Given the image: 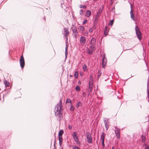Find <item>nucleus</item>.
<instances>
[{
    "label": "nucleus",
    "instance_id": "1",
    "mask_svg": "<svg viewBox=\"0 0 149 149\" xmlns=\"http://www.w3.org/2000/svg\"><path fill=\"white\" fill-rule=\"evenodd\" d=\"M61 107L62 102L61 99H60L59 104L56 105L55 108V115L59 117H61L62 115V109Z\"/></svg>",
    "mask_w": 149,
    "mask_h": 149
},
{
    "label": "nucleus",
    "instance_id": "2",
    "mask_svg": "<svg viewBox=\"0 0 149 149\" xmlns=\"http://www.w3.org/2000/svg\"><path fill=\"white\" fill-rule=\"evenodd\" d=\"M93 77L91 75L90 78V81L89 82L88 88V92L90 94L92 90L93 86Z\"/></svg>",
    "mask_w": 149,
    "mask_h": 149
},
{
    "label": "nucleus",
    "instance_id": "3",
    "mask_svg": "<svg viewBox=\"0 0 149 149\" xmlns=\"http://www.w3.org/2000/svg\"><path fill=\"white\" fill-rule=\"evenodd\" d=\"M86 137L87 142L89 143H92L93 142V140L92 137L91 133L89 132H86Z\"/></svg>",
    "mask_w": 149,
    "mask_h": 149
},
{
    "label": "nucleus",
    "instance_id": "4",
    "mask_svg": "<svg viewBox=\"0 0 149 149\" xmlns=\"http://www.w3.org/2000/svg\"><path fill=\"white\" fill-rule=\"evenodd\" d=\"M135 30L137 38L139 40H141V34L139 28L137 26H135Z\"/></svg>",
    "mask_w": 149,
    "mask_h": 149
},
{
    "label": "nucleus",
    "instance_id": "5",
    "mask_svg": "<svg viewBox=\"0 0 149 149\" xmlns=\"http://www.w3.org/2000/svg\"><path fill=\"white\" fill-rule=\"evenodd\" d=\"M120 129L116 127H115V132L118 139H119L120 138Z\"/></svg>",
    "mask_w": 149,
    "mask_h": 149
},
{
    "label": "nucleus",
    "instance_id": "6",
    "mask_svg": "<svg viewBox=\"0 0 149 149\" xmlns=\"http://www.w3.org/2000/svg\"><path fill=\"white\" fill-rule=\"evenodd\" d=\"M64 32L63 33L64 35V38L65 39H66V40H67L68 39V36L69 34V32L67 28H64Z\"/></svg>",
    "mask_w": 149,
    "mask_h": 149
},
{
    "label": "nucleus",
    "instance_id": "7",
    "mask_svg": "<svg viewBox=\"0 0 149 149\" xmlns=\"http://www.w3.org/2000/svg\"><path fill=\"white\" fill-rule=\"evenodd\" d=\"M19 62L21 68L22 69L24 66L25 64L24 60L23 55L21 56L20 57Z\"/></svg>",
    "mask_w": 149,
    "mask_h": 149
},
{
    "label": "nucleus",
    "instance_id": "8",
    "mask_svg": "<svg viewBox=\"0 0 149 149\" xmlns=\"http://www.w3.org/2000/svg\"><path fill=\"white\" fill-rule=\"evenodd\" d=\"M90 43L91 44V48H93H93L95 47L94 46L96 44V40L94 38H92Z\"/></svg>",
    "mask_w": 149,
    "mask_h": 149
},
{
    "label": "nucleus",
    "instance_id": "9",
    "mask_svg": "<svg viewBox=\"0 0 149 149\" xmlns=\"http://www.w3.org/2000/svg\"><path fill=\"white\" fill-rule=\"evenodd\" d=\"M80 41L81 44L82 45L85 44L86 42V39L85 37L81 36L80 37Z\"/></svg>",
    "mask_w": 149,
    "mask_h": 149
},
{
    "label": "nucleus",
    "instance_id": "10",
    "mask_svg": "<svg viewBox=\"0 0 149 149\" xmlns=\"http://www.w3.org/2000/svg\"><path fill=\"white\" fill-rule=\"evenodd\" d=\"M104 121L105 124V127L106 129L107 130L109 126V123L108 121V119H105L104 120Z\"/></svg>",
    "mask_w": 149,
    "mask_h": 149
},
{
    "label": "nucleus",
    "instance_id": "11",
    "mask_svg": "<svg viewBox=\"0 0 149 149\" xmlns=\"http://www.w3.org/2000/svg\"><path fill=\"white\" fill-rule=\"evenodd\" d=\"M104 56L102 57L103 59L102 60V67L104 68L106 64L107 60L106 58L105 57V54H104Z\"/></svg>",
    "mask_w": 149,
    "mask_h": 149
},
{
    "label": "nucleus",
    "instance_id": "12",
    "mask_svg": "<svg viewBox=\"0 0 149 149\" xmlns=\"http://www.w3.org/2000/svg\"><path fill=\"white\" fill-rule=\"evenodd\" d=\"M72 31L73 33H74V35L75 37L77 35V28L75 26H73L72 28Z\"/></svg>",
    "mask_w": 149,
    "mask_h": 149
},
{
    "label": "nucleus",
    "instance_id": "13",
    "mask_svg": "<svg viewBox=\"0 0 149 149\" xmlns=\"http://www.w3.org/2000/svg\"><path fill=\"white\" fill-rule=\"evenodd\" d=\"M74 141L79 140L78 137L77 136L75 132H74L72 135Z\"/></svg>",
    "mask_w": 149,
    "mask_h": 149
},
{
    "label": "nucleus",
    "instance_id": "14",
    "mask_svg": "<svg viewBox=\"0 0 149 149\" xmlns=\"http://www.w3.org/2000/svg\"><path fill=\"white\" fill-rule=\"evenodd\" d=\"M130 14L131 18L134 21H135V18L133 14V12L132 10V8L130 12Z\"/></svg>",
    "mask_w": 149,
    "mask_h": 149
},
{
    "label": "nucleus",
    "instance_id": "15",
    "mask_svg": "<svg viewBox=\"0 0 149 149\" xmlns=\"http://www.w3.org/2000/svg\"><path fill=\"white\" fill-rule=\"evenodd\" d=\"M91 14V12L90 10H88L86 12L85 15L87 17H89L90 16Z\"/></svg>",
    "mask_w": 149,
    "mask_h": 149
},
{
    "label": "nucleus",
    "instance_id": "16",
    "mask_svg": "<svg viewBox=\"0 0 149 149\" xmlns=\"http://www.w3.org/2000/svg\"><path fill=\"white\" fill-rule=\"evenodd\" d=\"M84 28L82 26H80L78 27V29L79 30V32H83L84 30Z\"/></svg>",
    "mask_w": 149,
    "mask_h": 149
},
{
    "label": "nucleus",
    "instance_id": "17",
    "mask_svg": "<svg viewBox=\"0 0 149 149\" xmlns=\"http://www.w3.org/2000/svg\"><path fill=\"white\" fill-rule=\"evenodd\" d=\"M147 93L148 97L149 98V80L147 82Z\"/></svg>",
    "mask_w": 149,
    "mask_h": 149
},
{
    "label": "nucleus",
    "instance_id": "18",
    "mask_svg": "<svg viewBox=\"0 0 149 149\" xmlns=\"http://www.w3.org/2000/svg\"><path fill=\"white\" fill-rule=\"evenodd\" d=\"M64 132V131L63 130H61L59 131L58 134V136H62Z\"/></svg>",
    "mask_w": 149,
    "mask_h": 149
},
{
    "label": "nucleus",
    "instance_id": "19",
    "mask_svg": "<svg viewBox=\"0 0 149 149\" xmlns=\"http://www.w3.org/2000/svg\"><path fill=\"white\" fill-rule=\"evenodd\" d=\"M102 71L100 70H99L98 71L97 74V78L98 79L100 78L101 74H102Z\"/></svg>",
    "mask_w": 149,
    "mask_h": 149
},
{
    "label": "nucleus",
    "instance_id": "20",
    "mask_svg": "<svg viewBox=\"0 0 149 149\" xmlns=\"http://www.w3.org/2000/svg\"><path fill=\"white\" fill-rule=\"evenodd\" d=\"M109 31V30L108 28L106 26L105 27V28L104 29V34L105 36H106L108 32Z\"/></svg>",
    "mask_w": 149,
    "mask_h": 149
},
{
    "label": "nucleus",
    "instance_id": "21",
    "mask_svg": "<svg viewBox=\"0 0 149 149\" xmlns=\"http://www.w3.org/2000/svg\"><path fill=\"white\" fill-rule=\"evenodd\" d=\"M68 46L67 45H66L65 49V58L66 59L67 57V55L68 54Z\"/></svg>",
    "mask_w": 149,
    "mask_h": 149
},
{
    "label": "nucleus",
    "instance_id": "22",
    "mask_svg": "<svg viewBox=\"0 0 149 149\" xmlns=\"http://www.w3.org/2000/svg\"><path fill=\"white\" fill-rule=\"evenodd\" d=\"M142 142L143 143H145L146 141V138L145 136L143 135L141 136Z\"/></svg>",
    "mask_w": 149,
    "mask_h": 149
},
{
    "label": "nucleus",
    "instance_id": "23",
    "mask_svg": "<svg viewBox=\"0 0 149 149\" xmlns=\"http://www.w3.org/2000/svg\"><path fill=\"white\" fill-rule=\"evenodd\" d=\"M105 135L104 133V132H103L102 133V134L101 135L100 137V139L102 140H104V139Z\"/></svg>",
    "mask_w": 149,
    "mask_h": 149
},
{
    "label": "nucleus",
    "instance_id": "24",
    "mask_svg": "<svg viewBox=\"0 0 149 149\" xmlns=\"http://www.w3.org/2000/svg\"><path fill=\"white\" fill-rule=\"evenodd\" d=\"M82 105V104L80 102H78L76 106V107L77 108H78L79 106H81Z\"/></svg>",
    "mask_w": 149,
    "mask_h": 149
},
{
    "label": "nucleus",
    "instance_id": "25",
    "mask_svg": "<svg viewBox=\"0 0 149 149\" xmlns=\"http://www.w3.org/2000/svg\"><path fill=\"white\" fill-rule=\"evenodd\" d=\"M91 50H89L88 49V53L89 54L91 55H92L93 54V48H91Z\"/></svg>",
    "mask_w": 149,
    "mask_h": 149
},
{
    "label": "nucleus",
    "instance_id": "26",
    "mask_svg": "<svg viewBox=\"0 0 149 149\" xmlns=\"http://www.w3.org/2000/svg\"><path fill=\"white\" fill-rule=\"evenodd\" d=\"M4 84L6 86H8L9 85V83L6 81H4Z\"/></svg>",
    "mask_w": 149,
    "mask_h": 149
},
{
    "label": "nucleus",
    "instance_id": "27",
    "mask_svg": "<svg viewBox=\"0 0 149 149\" xmlns=\"http://www.w3.org/2000/svg\"><path fill=\"white\" fill-rule=\"evenodd\" d=\"M113 22H114L113 20H110L109 23V25L111 26H112L113 24Z\"/></svg>",
    "mask_w": 149,
    "mask_h": 149
},
{
    "label": "nucleus",
    "instance_id": "28",
    "mask_svg": "<svg viewBox=\"0 0 149 149\" xmlns=\"http://www.w3.org/2000/svg\"><path fill=\"white\" fill-rule=\"evenodd\" d=\"M78 74L79 73L77 72L76 71L75 72L74 76L75 78H78Z\"/></svg>",
    "mask_w": 149,
    "mask_h": 149
},
{
    "label": "nucleus",
    "instance_id": "29",
    "mask_svg": "<svg viewBox=\"0 0 149 149\" xmlns=\"http://www.w3.org/2000/svg\"><path fill=\"white\" fill-rule=\"evenodd\" d=\"M70 110L72 111H74V107L71 104V105L70 107Z\"/></svg>",
    "mask_w": 149,
    "mask_h": 149
},
{
    "label": "nucleus",
    "instance_id": "30",
    "mask_svg": "<svg viewBox=\"0 0 149 149\" xmlns=\"http://www.w3.org/2000/svg\"><path fill=\"white\" fill-rule=\"evenodd\" d=\"M75 90L76 91H80V87L78 86H77L75 87Z\"/></svg>",
    "mask_w": 149,
    "mask_h": 149
},
{
    "label": "nucleus",
    "instance_id": "31",
    "mask_svg": "<svg viewBox=\"0 0 149 149\" xmlns=\"http://www.w3.org/2000/svg\"><path fill=\"white\" fill-rule=\"evenodd\" d=\"M72 101L69 98H68L67 99L66 103H70V104H71Z\"/></svg>",
    "mask_w": 149,
    "mask_h": 149
},
{
    "label": "nucleus",
    "instance_id": "32",
    "mask_svg": "<svg viewBox=\"0 0 149 149\" xmlns=\"http://www.w3.org/2000/svg\"><path fill=\"white\" fill-rule=\"evenodd\" d=\"M77 144L78 145H80V142L79 141V140H76L75 141Z\"/></svg>",
    "mask_w": 149,
    "mask_h": 149
},
{
    "label": "nucleus",
    "instance_id": "33",
    "mask_svg": "<svg viewBox=\"0 0 149 149\" xmlns=\"http://www.w3.org/2000/svg\"><path fill=\"white\" fill-rule=\"evenodd\" d=\"M58 140H59V142H62V140H63V138H62L61 137V136H58Z\"/></svg>",
    "mask_w": 149,
    "mask_h": 149
},
{
    "label": "nucleus",
    "instance_id": "34",
    "mask_svg": "<svg viewBox=\"0 0 149 149\" xmlns=\"http://www.w3.org/2000/svg\"><path fill=\"white\" fill-rule=\"evenodd\" d=\"M72 148L73 149H81L78 146H73Z\"/></svg>",
    "mask_w": 149,
    "mask_h": 149
},
{
    "label": "nucleus",
    "instance_id": "35",
    "mask_svg": "<svg viewBox=\"0 0 149 149\" xmlns=\"http://www.w3.org/2000/svg\"><path fill=\"white\" fill-rule=\"evenodd\" d=\"M83 70L85 71L87 69V67L86 65L84 64L83 66Z\"/></svg>",
    "mask_w": 149,
    "mask_h": 149
},
{
    "label": "nucleus",
    "instance_id": "36",
    "mask_svg": "<svg viewBox=\"0 0 149 149\" xmlns=\"http://www.w3.org/2000/svg\"><path fill=\"white\" fill-rule=\"evenodd\" d=\"M80 8H83L84 9H85L86 7V6L85 5H84L83 6L80 5Z\"/></svg>",
    "mask_w": 149,
    "mask_h": 149
},
{
    "label": "nucleus",
    "instance_id": "37",
    "mask_svg": "<svg viewBox=\"0 0 149 149\" xmlns=\"http://www.w3.org/2000/svg\"><path fill=\"white\" fill-rule=\"evenodd\" d=\"M102 146L103 147V148H104V147L105 145H104V140H102Z\"/></svg>",
    "mask_w": 149,
    "mask_h": 149
},
{
    "label": "nucleus",
    "instance_id": "38",
    "mask_svg": "<svg viewBox=\"0 0 149 149\" xmlns=\"http://www.w3.org/2000/svg\"><path fill=\"white\" fill-rule=\"evenodd\" d=\"M102 10H99L98 12L97 13V15L98 16V15L99 13H101L102 12Z\"/></svg>",
    "mask_w": 149,
    "mask_h": 149
},
{
    "label": "nucleus",
    "instance_id": "39",
    "mask_svg": "<svg viewBox=\"0 0 149 149\" xmlns=\"http://www.w3.org/2000/svg\"><path fill=\"white\" fill-rule=\"evenodd\" d=\"M83 10L82 9H81L79 13L81 15L83 14Z\"/></svg>",
    "mask_w": 149,
    "mask_h": 149
},
{
    "label": "nucleus",
    "instance_id": "40",
    "mask_svg": "<svg viewBox=\"0 0 149 149\" xmlns=\"http://www.w3.org/2000/svg\"><path fill=\"white\" fill-rule=\"evenodd\" d=\"M146 147L145 148V149H149V147L148 145H147L146 144H145Z\"/></svg>",
    "mask_w": 149,
    "mask_h": 149
},
{
    "label": "nucleus",
    "instance_id": "41",
    "mask_svg": "<svg viewBox=\"0 0 149 149\" xmlns=\"http://www.w3.org/2000/svg\"><path fill=\"white\" fill-rule=\"evenodd\" d=\"M68 128L69 130H71L72 128V127L71 125H69L68 126Z\"/></svg>",
    "mask_w": 149,
    "mask_h": 149
},
{
    "label": "nucleus",
    "instance_id": "42",
    "mask_svg": "<svg viewBox=\"0 0 149 149\" xmlns=\"http://www.w3.org/2000/svg\"><path fill=\"white\" fill-rule=\"evenodd\" d=\"M87 20H84L83 22V24H85L87 22Z\"/></svg>",
    "mask_w": 149,
    "mask_h": 149
},
{
    "label": "nucleus",
    "instance_id": "43",
    "mask_svg": "<svg viewBox=\"0 0 149 149\" xmlns=\"http://www.w3.org/2000/svg\"><path fill=\"white\" fill-rule=\"evenodd\" d=\"M93 31V29L91 28H90L89 30V31L90 32H92Z\"/></svg>",
    "mask_w": 149,
    "mask_h": 149
},
{
    "label": "nucleus",
    "instance_id": "44",
    "mask_svg": "<svg viewBox=\"0 0 149 149\" xmlns=\"http://www.w3.org/2000/svg\"><path fill=\"white\" fill-rule=\"evenodd\" d=\"M110 5H111L113 4V0H110Z\"/></svg>",
    "mask_w": 149,
    "mask_h": 149
},
{
    "label": "nucleus",
    "instance_id": "45",
    "mask_svg": "<svg viewBox=\"0 0 149 149\" xmlns=\"http://www.w3.org/2000/svg\"><path fill=\"white\" fill-rule=\"evenodd\" d=\"M96 16H97L95 18V20H97L98 19V18H99V17L98 16H97V15H96Z\"/></svg>",
    "mask_w": 149,
    "mask_h": 149
},
{
    "label": "nucleus",
    "instance_id": "46",
    "mask_svg": "<svg viewBox=\"0 0 149 149\" xmlns=\"http://www.w3.org/2000/svg\"><path fill=\"white\" fill-rule=\"evenodd\" d=\"M54 141V147H55V143H56V140H55Z\"/></svg>",
    "mask_w": 149,
    "mask_h": 149
},
{
    "label": "nucleus",
    "instance_id": "47",
    "mask_svg": "<svg viewBox=\"0 0 149 149\" xmlns=\"http://www.w3.org/2000/svg\"><path fill=\"white\" fill-rule=\"evenodd\" d=\"M61 142H59V144L60 146H61Z\"/></svg>",
    "mask_w": 149,
    "mask_h": 149
},
{
    "label": "nucleus",
    "instance_id": "48",
    "mask_svg": "<svg viewBox=\"0 0 149 149\" xmlns=\"http://www.w3.org/2000/svg\"><path fill=\"white\" fill-rule=\"evenodd\" d=\"M78 84H81V82L80 81H79L78 82Z\"/></svg>",
    "mask_w": 149,
    "mask_h": 149
},
{
    "label": "nucleus",
    "instance_id": "49",
    "mask_svg": "<svg viewBox=\"0 0 149 149\" xmlns=\"http://www.w3.org/2000/svg\"><path fill=\"white\" fill-rule=\"evenodd\" d=\"M112 149H115L114 147H112Z\"/></svg>",
    "mask_w": 149,
    "mask_h": 149
},
{
    "label": "nucleus",
    "instance_id": "50",
    "mask_svg": "<svg viewBox=\"0 0 149 149\" xmlns=\"http://www.w3.org/2000/svg\"><path fill=\"white\" fill-rule=\"evenodd\" d=\"M83 94H85V92H84L83 93Z\"/></svg>",
    "mask_w": 149,
    "mask_h": 149
},
{
    "label": "nucleus",
    "instance_id": "51",
    "mask_svg": "<svg viewBox=\"0 0 149 149\" xmlns=\"http://www.w3.org/2000/svg\"><path fill=\"white\" fill-rule=\"evenodd\" d=\"M148 45L149 46V42H148Z\"/></svg>",
    "mask_w": 149,
    "mask_h": 149
},
{
    "label": "nucleus",
    "instance_id": "52",
    "mask_svg": "<svg viewBox=\"0 0 149 149\" xmlns=\"http://www.w3.org/2000/svg\"><path fill=\"white\" fill-rule=\"evenodd\" d=\"M44 19L45 20V17H44Z\"/></svg>",
    "mask_w": 149,
    "mask_h": 149
},
{
    "label": "nucleus",
    "instance_id": "53",
    "mask_svg": "<svg viewBox=\"0 0 149 149\" xmlns=\"http://www.w3.org/2000/svg\"><path fill=\"white\" fill-rule=\"evenodd\" d=\"M61 7H62L63 8V6H61Z\"/></svg>",
    "mask_w": 149,
    "mask_h": 149
}]
</instances>
